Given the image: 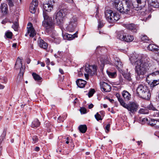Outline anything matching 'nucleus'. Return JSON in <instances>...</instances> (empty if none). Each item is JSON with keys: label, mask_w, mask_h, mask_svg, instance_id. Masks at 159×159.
<instances>
[{"label": "nucleus", "mask_w": 159, "mask_h": 159, "mask_svg": "<svg viewBox=\"0 0 159 159\" xmlns=\"http://www.w3.org/2000/svg\"><path fill=\"white\" fill-rule=\"evenodd\" d=\"M103 106L104 108H106L107 107V105L106 104H103Z\"/></svg>", "instance_id": "nucleus-60"}, {"label": "nucleus", "mask_w": 159, "mask_h": 159, "mask_svg": "<svg viewBox=\"0 0 159 159\" xmlns=\"http://www.w3.org/2000/svg\"><path fill=\"white\" fill-rule=\"evenodd\" d=\"M133 3V7L137 11L141 10L146 5V0H135Z\"/></svg>", "instance_id": "nucleus-11"}, {"label": "nucleus", "mask_w": 159, "mask_h": 159, "mask_svg": "<svg viewBox=\"0 0 159 159\" xmlns=\"http://www.w3.org/2000/svg\"><path fill=\"white\" fill-rule=\"evenodd\" d=\"M18 26L19 24L18 22L16 21L14 23L13 25L12 26V27L14 29L15 31H17L18 30Z\"/></svg>", "instance_id": "nucleus-32"}, {"label": "nucleus", "mask_w": 159, "mask_h": 159, "mask_svg": "<svg viewBox=\"0 0 159 159\" xmlns=\"http://www.w3.org/2000/svg\"><path fill=\"white\" fill-rule=\"evenodd\" d=\"M46 127L47 128V129L48 132H50L51 131L52 126L50 123H48L46 124Z\"/></svg>", "instance_id": "nucleus-34"}, {"label": "nucleus", "mask_w": 159, "mask_h": 159, "mask_svg": "<svg viewBox=\"0 0 159 159\" xmlns=\"http://www.w3.org/2000/svg\"><path fill=\"white\" fill-rule=\"evenodd\" d=\"M95 91L94 89H91L88 93V96L89 98L92 97L95 93Z\"/></svg>", "instance_id": "nucleus-36"}, {"label": "nucleus", "mask_w": 159, "mask_h": 159, "mask_svg": "<svg viewBox=\"0 0 159 159\" xmlns=\"http://www.w3.org/2000/svg\"><path fill=\"white\" fill-rule=\"evenodd\" d=\"M157 47L153 44H150L147 47L148 49L150 51L156 52L159 53V49Z\"/></svg>", "instance_id": "nucleus-22"}, {"label": "nucleus", "mask_w": 159, "mask_h": 159, "mask_svg": "<svg viewBox=\"0 0 159 159\" xmlns=\"http://www.w3.org/2000/svg\"><path fill=\"white\" fill-rule=\"evenodd\" d=\"M78 19L76 16H74L70 20L66 28V30L70 32L74 31L77 24Z\"/></svg>", "instance_id": "nucleus-7"}, {"label": "nucleus", "mask_w": 159, "mask_h": 159, "mask_svg": "<svg viewBox=\"0 0 159 159\" xmlns=\"http://www.w3.org/2000/svg\"><path fill=\"white\" fill-rule=\"evenodd\" d=\"M6 23L7 21L6 20H2V23L3 24H5Z\"/></svg>", "instance_id": "nucleus-55"}, {"label": "nucleus", "mask_w": 159, "mask_h": 159, "mask_svg": "<svg viewBox=\"0 0 159 159\" xmlns=\"http://www.w3.org/2000/svg\"><path fill=\"white\" fill-rule=\"evenodd\" d=\"M2 149V147H0V155L1 153V151Z\"/></svg>", "instance_id": "nucleus-62"}, {"label": "nucleus", "mask_w": 159, "mask_h": 159, "mask_svg": "<svg viewBox=\"0 0 159 159\" xmlns=\"http://www.w3.org/2000/svg\"><path fill=\"white\" fill-rule=\"evenodd\" d=\"M117 38L121 40L127 42H131L134 39L133 36L129 35L128 34L125 33L123 31H120L118 33Z\"/></svg>", "instance_id": "nucleus-9"}, {"label": "nucleus", "mask_w": 159, "mask_h": 159, "mask_svg": "<svg viewBox=\"0 0 159 159\" xmlns=\"http://www.w3.org/2000/svg\"><path fill=\"white\" fill-rule=\"evenodd\" d=\"M53 8V5L49 3L44 4L43 6V16L44 20L43 21V25L48 31L52 30L54 28V24L52 17L49 16L46 11L50 12Z\"/></svg>", "instance_id": "nucleus-2"}, {"label": "nucleus", "mask_w": 159, "mask_h": 159, "mask_svg": "<svg viewBox=\"0 0 159 159\" xmlns=\"http://www.w3.org/2000/svg\"><path fill=\"white\" fill-rule=\"evenodd\" d=\"M100 87L101 90L104 92H109L111 90V87L107 83L104 82H100Z\"/></svg>", "instance_id": "nucleus-13"}, {"label": "nucleus", "mask_w": 159, "mask_h": 159, "mask_svg": "<svg viewBox=\"0 0 159 159\" xmlns=\"http://www.w3.org/2000/svg\"><path fill=\"white\" fill-rule=\"evenodd\" d=\"M137 142V143H138V144L139 145H140V144L141 143H142V142L141 141H138Z\"/></svg>", "instance_id": "nucleus-59"}, {"label": "nucleus", "mask_w": 159, "mask_h": 159, "mask_svg": "<svg viewBox=\"0 0 159 159\" xmlns=\"http://www.w3.org/2000/svg\"><path fill=\"white\" fill-rule=\"evenodd\" d=\"M17 46V43H14L12 45V47L14 48H16Z\"/></svg>", "instance_id": "nucleus-57"}, {"label": "nucleus", "mask_w": 159, "mask_h": 159, "mask_svg": "<svg viewBox=\"0 0 159 159\" xmlns=\"http://www.w3.org/2000/svg\"><path fill=\"white\" fill-rule=\"evenodd\" d=\"M107 75L110 78H113L116 76V72H111L107 71Z\"/></svg>", "instance_id": "nucleus-30"}, {"label": "nucleus", "mask_w": 159, "mask_h": 159, "mask_svg": "<svg viewBox=\"0 0 159 159\" xmlns=\"http://www.w3.org/2000/svg\"><path fill=\"white\" fill-rule=\"evenodd\" d=\"M27 33L29 34V36L30 37H34L36 34V32L32 24L29 22L28 24Z\"/></svg>", "instance_id": "nucleus-12"}, {"label": "nucleus", "mask_w": 159, "mask_h": 159, "mask_svg": "<svg viewBox=\"0 0 159 159\" xmlns=\"http://www.w3.org/2000/svg\"><path fill=\"white\" fill-rule=\"evenodd\" d=\"M7 130L6 128H4L3 130V132L1 135V137L2 138V139H4L6 136Z\"/></svg>", "instance_id": "nucleus-45"}, {"label": "nucleus", "mask_w": 159, "mask_h": 159, "mask_svg": "<svg viewBox=\"0 0 159 159\" xmlns=\"http://www.w3.org/2000/svg\"><path fill=\"white\" fill-rule=\"evenodd\" d=\"M27 64H29L30 62V60L29 59H28L26 61Z\"/></svg>", "instance_id": "nucleus-58"}, {"label": "nucleus", "mask_w": 159, "mask_h": 159, "mask_svg": "<svg viewBox=\"0 0 159 159\" xmlns=\"http://www.w3.org/2000/svg\"><path fill=\"white\" fill-rule=\"evenodd\" d=\"M113 5L115 8L120 12L123 6L121 0H115Z\"/></svg>", "instance_id": "nucleus-15"}, {"label": "nucleus", "mask_w": 159, "mask_h": 159, "mask_svg": "<svg viewBox=\"0 0 159 159\" xmlns=\"http://www.w3.org/2000/svg\"><path fill=\"white\" fill-rule=\"evenodd\" d=\"M149 124L151 126H156L159 127V121L154 119H151L149 120Z\"/></svg>", "instance_id": "nucleus-25"}, {"label": "nucleus", "mask_w": 159, "mask_h": 159, "mask_svg": "<svg viewBox=\"0 0 159 159\" xmlns=\"http://www.w3.org/2000/svg\"><path fill=\"white\" fill-rule=\"evenodd\" d=\"M85 71L87 73L84 74V76L86 80H88L89 75H97V68L95 66L89 65L86 66L85 68Z\"/></svg>", "instance_id": "nucleus-8"}, {"label": "nucleus", "mask_w": 159, "mask_h": 159, "mask_svg": "<svg viewBox=\"0 0 159 159\" xmlns=\"http://www.w3.org/2000/svg\"><path fill=\"white\" fill-rule=\"evenodd\" d=\"M77 98H76L73 101V103L74 104H75L77 102Z\"/></svg>", "instance_id": "nucleus-52"}, {"label": "nucleus", "mask_w": 159, "mask_h": 159, "mask_svg": "<svg viewBox=\"0 0 159 159\" xmlns=\"http://www.w3.org/2000/svg\"><path fill=\"white\" fill-rule=\"evenodd\" d=\"M40 125V122L37 119H35L32 122L31 127L33 128L36 129L39 127Z\"/></svg>", "instance_id": "nucleus-24"}, {"label": "nucleus", "mask_w": 159, "mask_h": 159, "mask_svg": "<svg viewBox=\"0 0 159 159\" xmlns=\"http://www.w3.org/2000/svg\"><path fill=\"white\" fill-rule=\"evenodd\" d=\"M148 108L150 110H152L153 111L157 110V109L152 104H150L149 105L148 107Z\"/></svg>", "instance_id": "nucleus-44"}, {"label": "nucleus", "mask_w": 159, "mask_h": 159, "mask_svg": "<svg viewBox=\"0 0 159 159\" xmlns=\"http://www.w3.org/2000/svg\"><path fill=\"white\" fill-rule=\"evenodd\" d=\"M0 11L3 15L7 14L8 12V6L5 3L1 4L0 7Z\"/></svg>", "instance_id": "nucleus-18"}, {"label": "nucleus", "mask_w": 159, "mask_h": 159, "mask_svg": "<svg viewBox=\"0 0 159 159\" xmlns=\"http://www.w3.org/2000/svg\"><path fill=\"white\" fill-rule=\"evenodd\" d=\"M130 60L132 64H134L135 74L138 80L142 79L148 71L153 68L148 57L143 58L141 55L136 54L131 57Z\"/></svg>", "instance_id": "nucleus-1"}, {"label": "nucleus", "mask_w": 159, "mask_h": 159, "mask_svg": "<svg viewBox=\"0 0 159 159\" xmlns=\"http://www.w3.org/2000/svg\"><path fill=\"white\" fill-rule=\"evenodd\" d=\"M70 34H67V35H66V36H67V38H70Z\"/></svg>", "instance_id": "nucleus-63"}, {"label": "nucleus", "mask_w": 159, "mask_h": 159, "mask_svg": "<svg viewBox=\"0 0 159 159\" xmlns=\"http://www.w3.org/2000/svg\"><path fill=\"white\" fill-rule=\"evenodd\" d=\"M150 75H152L153 76H156L157 75H159V71L152 72ZM158 84H159V79L158 80H154L151 83L150 87L151 88H153Z\"/></svg>", "instance_id": "nucleus-17"}, {"label": "nucleus", "mask_w": 159, "mask_h": 159, "mask_svg": "<svg viewBox=\"0 0 159 159\" xmlns=\"http://www.w3.org/2000/svg\"><path fill=\"white\" fill-rule=\"evenodd\" d=\"M140 113L143 114H148L149 113V111L146 109H141L139 111Z\"/></svg>", "instance_id": "nucleus-33"}, {"label": "nucleus", "mask_w": 159, "mask_h": 159, "mask_svg": "<svg viewBox=\"0 0 159 159\" xmlns=\"http://www.w3.org/2000/svg\"><path fill=\"white\" fill-rule=\"evenodd\" d=\"M58 52L59 53V54L60 55V56H61V55L62 53H63V52Z\"/></svg>", "instance_id": "nucleus-61"}, {"label": "nucleus", "mask_w": 159, "mask_h": 159, "mask_svg": "<svg viewBox=\"0 0 159 159\" xmlns=\"http://www.w3.org/2000/svg\"><path fill=\"white\" fill-rule=\"evenodd\" d=\"M93 107V105L92 104H90L89 105V109H91Z\"/></svg>", "instance_id": "nucleus-51"}, {"label": "nucleus", "mask_w": 159, "mask_h": 159, "mask_svg": "<svg viewBox=\"0 0 159 159\" xmlns=\"http://www.w3.org/2000/svg\"><path fill=\"white\" fill-rule=\"evenodd\" d=\"M32 75L34 80L36 81H39L42 79L41 77L35 73H33Z\"/></svg>", "instance_id": "nucleus-28"}, {"label": "nucleus", "mask_w": 159, "mask_h": 159, "mask_svg": "<svg viewBox=\"0 0 159 159\" xmlns=\"http://www.w3.org/2000/svg\"><path fill=\"white\" fill-rule=\"evenodd\" d=\"M46 64H47L48 65H49L50 63V61L49 59L48 58H47L46 60Z\"/></svg>", "instance_id": "nucleus-50"}, {"label": "nucleus", "mask_w": 159, "mask_h": 159, "mask_svg": "<svg viewBox=\"0 0 159 159\" xmlns=\"http://www.w3.org/2000/svg\"><path fill=\"white\" fill-rule=\"evenodd\" d=\"M90 154V152H86V155H89Z\"/></svg>", "instance_id": "nucleus-64"}, {"label": "nucleus", "mask_w": 159, "mask_h": 159, "mask_svg": "<svg viewBox=\"0 0 159 159\" xmlns=\"http://www.w3.org/2000/svg\"><path fill=\"white\" fill-rule=\"evenodd\" d=\"M79 129L80 132L84 133L87 130V127L86 125H80L79 127Z\"/></svg>", "instance_id": "nucleus-27"}, {"label": "nucleus", "mask_w": 159, "mask_h": 159, "mask_svg": "<svg viewBox=\"0 0 159 159\" xmlns=\"http://www.w3.org/2000/svg\"><path fill=\"white\" fill-rule=\"evenodd\" d=\"M63 139L64 141L66 143L68 144L69 143L70 138L69 137H67L66 138H64Z\"/></svg>", "instance_id": "nucleus-46"}, {"label": "nucleus", "mask_w": 159, "mask_h": 159, "mask_svg": "<svg viewBox=\"0 0 159 159\" xmlns=\"http://www.w3.org/2000/svg\"><path fill=\"white\" fill-rule=\"evenodd\" d=\"M110 125V124H108L106 126L105 128L106 129V132L107 133L109 131Z\"/></svg>", "instance_id": "nucleus-47"}, {"label": "nucleus", "mask_w": 159, "mask_h": 159, "mask_svg": "<svg viewBox=\"0 0 159 159\" xmlns=\"http://www.w3.org/2000/svg\"><path fill=\"white\" fill-rule=\"evenodd\" d=\"M22 59L18 57L15 64V67L16 69L20 67V70L19 74L17 81L18 82L23 81V76L24 72L25 67L22 65Z\"/></svg>", "instance_id": "nucleus-6"}, {"label": "nucleus", "mask_w": 159, "mask_h": 159, "mask_svg": "<svg viewBox=\"0 0 159 159\" xmlns=\"http://www.w3.org/2000/svg\"><path fill=\"white\" fill-rule=\"evenodd\" d=\"M116 96L118 100L120 102L121 105L122 106L123 104H124V102L123 100L121 98L120 95L118 93H117L116 94Z\"/></svg>", "instance_id": "nucleus-29"}, {"label": "nucleus", "mask_w": 159, "mask_h": 159, "mask_svg": "<svg viewBox=\"0 0 159 159\" xmlns=\"http://www.w3.org/2000/svg\"><path fill=\"white\" fill-rule=\"evenodd\" d=\"M86 83V81L81 79H78L76 81L77 85L80 88H83L84 87Z\"/></svg>", "instance_id": "nucleus-20"}, {"label": "nucleus", "mask_w": 159, "mask_h": 159, "mask_svg": "<svg viewBox=\"0 0 159 159\" xmlns=\"http://www.w3.org/2000/svg\"><path fill=\"white\" fill-rule=\"evenodd\" d=\"M59 71L60 72L61 74H64V72L63 70L61 69H59Z\"/></svg>", "instance_id": "nucleus-53"}, {"label": "nucleus", "mask_w": 159, "mask_h": 159, "mask_svg": "<svg viewBox=\"0 0 159 159\" xmlns=\"http://www.w3.org/2000/svg\"><path fill=\"white\" fill-rule=\"evenodd\" d=\"M7 3L9 7H13L14 6V4L13 3V0H6Z\"/></svg>", "instance_id": "nucleus-37"}, {"label": "nucleus", "mask_w": 159, "mask_h": 159, "mask_svg": "<svg viewBox=\"0 0 159 159\" xmlns=\"http://www.w3.org/2000/svg\"><path fill=\"white\" fill-rule=\"evenodd\" d=\"M122 94L125 100H130L131 98V95L128 92L124 90L122 92Z\"/></svg>", "instance_id": "nucleus-23"}, {"label": "nucleus", "mask_w": 159, "mask_h": 159, "mask_svg": "<svg viewBox=\"0 0 159 159\" xmlns=\"http://www.w3.org/2000/svg\"><path fill=\"white\" fill-rule=\"evenodd\" d=\"M80 111L81 114H84L87 113L86 109L84 107H81L80 109Z\"/></svg>", "instance_id": "nucleus-43"}, {"label": "nucleus", "mask_w": 159, "mask_h": 159, "mask_svg": "<svg viewBox=\"0 0 159 159\" xmlns=\"http://www.w3.org/2000/svg\"><path fill=\"white\" fill-rule=\"evenodd\" d=\"M4 86L0 84V89H2L4 88Z\"/></svg>", "instance_id": "nucleus-56"}, {"label": "nucleus", "mask_w": 159, "mask_h": 159, "mask_svg": "<svg viewBox=\"0 0 159 159\" xmlns=\"http://www.w3.org/2000/svg\"><path fill=\"white\" fill-rule=\"evenodd\" d=\"M107 99H108L109 101L111 103H113V102L114 101V100L112 99H111L109 98H107Z\"/></svg>", "instance_id": "nucleus-54"}, {"label": "nucleus", "mask_w": 159, "mask_h": 159, "mask_svg": "<svg viewBox=\"0 0 159 159\" xmlns=\"http://www.w3.org/2000/svg\"><path fill=\"white\" fill-rule=\"evenodd\" d=\"M32 143H37L38 141V139L36 136H34L32 137Z\"/></svg>", "instance_id": "nucleus-42"}, {"label": "nucleus", "mask_w": 159, "mask_h": 159, "mask_svg": "<svg viewBox=\"0 0 159 159\" xmlns=\"http://www.w3.org/2000/svg\"><path fill=\"white\" fill-rule=\"evenodd\" d=\"M105 14L107 20L110 23L116 22L120 19L119 15L116 13H113L111 10H107L105 11Z\"/></svg>", "instance_id": "nucleus-5"}, {"label": "nucleus", "mask_w": 159, "mask_h": 159, "mask_svg": "<svg viewBox=\"0 0 159 159\" xmlns=\"http://www.w3.org/2000/svg\"><path fill=\"white\" fill-rule=\"evenodd\" d=\"M5 35L7 38L11 39L12 38V34L11 32L8 31L6 32Z\"/></svg>", "instance_id": "nucleus-35"}, {"label": "nucleus", "mask_w": 159, "mask_h": 159, "mask_svg": "<svg viewBox=\"0 0 159 159\" xmlns=\"http://www.w3.org/2000/svg\"><path fill=\"white\" fill-rule=\"evenodd\" d=\"M148 37L146 35H142L141 37V40L144 42H147V41L148 40Z\"/></svg>", "instance_id": "nucleus-39"}, {"label": "nucleus", "mask_w": 159, "mask_h": 159, "mask_svg": "<svg viewBox=\"0 0 159 159\" xmlns=\"http://www.w3.org/2000/svg\"><path fill=\"white\" fill-rule=\"evenodd\" d=\"M137 95L140 98L146 100H148L151 94L147 87L145 85L140 84L136 89Z\"/></svg>", "instance_id": "nucleus-3"}, {"label": "nucleus", "mask_w": 159, "mask_h": 159, "mask_svg": "<svg viewBox=\"0 0 159 159\" xmlns=\"http://www.w3.org/2000/svg\"><path fill=\"white\" fill-rule=\"evenodd\" d=\"M52 41L56 44H59L61 42L60 38L58 37H55L53 38Z\"/></svg>", "instance_id": "nucleus-31"}, {"label": "nucleus", "mask_w": 159, "mask_h": 159, "mask_svg": "<svg viewBox=\"0 0 159 159\" xmlns=\"http://www.w3.org/2000/svg\"><path fill=\"white\" fill-rule=\"evenodd\" d=\"M38 64H40L42 66L44 67L45 66V64L42 62H40L39 61H38Z\"/></svg>", "instance_id": "nucleus-48"}, {"label": "nucleus", "mask_w": 159, "mask_h": 159, "mask_svg": "<svg viewBox=\"0 0 159 159\" xmlns=\"http://www.w3.org/2000/svg\"><path fill=\"white\" fill-rule=\"evenodd\" d=\"M148 5L154 8L159 7V0H150L148 2Z\"/></svg>", "instance_id": "nucleus-19"}, {"label": "nucleus", "mask_w": 159, "mask_h": 159, "mask_svg": "<svg viewBox=\"0 0 159 159\" xmlns=\"http://www.w3.org/2000/svg\"><path fill=\"white\" fill-rule=\"evenodd\" d=\"M38 43L40 48L45 50L47 49L48 47V44L43 40L42 39H39Z\"/></svg>", "instance_id": "nucleus-21"}, {"label": "nucleus", "mask_w": 159, "mask_h": 159, "mask_svg": "<svg viewBox=\"0 0 159 159\" xmlns=\"http://www.w3.org/2000/svg\"><path fill=\"white\" fill-rule=\"evenodd\" d=\"M40 148L39 147H36L34 149V150L36 152L39 151Z\"/></svg>", "instance_id": "nucleus-49"}, {"label": "nucleus", "mask_w": 159, "mask_h": 159, "mask_svg": "<svg viewBox=\"0 0 159 159\" xmlns=\"http://www.w3.org/2000/svg\"><path fill=\"white\" fill-rule=\"evenodd\" d=\"M104 25V23L102 22V20L101 19L98 20V29L101 28Z\"/></svg>", "instance_id": "nucleus-38"}, {"label": "nucleus", "mask_w": 159, "mask_h": 159, "mask_svg": "<svg viewBox=\"0 0 159 159\" xmlns=\"http://www.w3.org/2000/svg\"><path fill=\"white\" fill-rule=\"evenodd\" d=\"M122 106L129 111L130 113H133L137 111L139 105L134 102H130L128 104L124 103Z\"/></svg>", "instance_id": "nucleus-10"}, {"label": "nucleus", "mask_w": 159, "mask_h": 159, "mask_svg": "<svg viewBox=\"0 0 159 159\" xmlns=\"http://www.w3.org/2000/svg\"><path fill=\"white\" fill-rule=\"evenodd\" d=\"M124 77L126 80L129 81H132V79L131 78V76L129 74H127L125 75Z\"/></svg>", "instance_id": "nucleus-40"}, {"label": "nucleus", "mask_w": 159, "mask_h": 159, "mask_svg": "<svg viewBox=\"0 0 159 159\" xmlns=\"http://www.w3.org/2000/svg\"><path fill=\"white\" fill-rule=\"evenodd\" d=\"M38 6V2L37 0H33L31 3L30 4L29 10L32 13H35Z\"/></svg>", "instance_id": "nucleus-14"}, {"label": "nucleus", "mask_w": 159, "mask_h": 159, "mask_svg": "<svg viewBox=\"0 0 159 159\" xmlns=\"http://www.w3.org/2000/svg\"><path fill=\"white\" fill-rule=\"evenodd\" d=\"M95 117L98 121L102 120L101 116L98 112L95 115Z\"/></svg>", "instance_id": "nucleus-41"}, {"label": "nucleus", "mask_w": 159, "mask_h": 159, "mask_svg": "<svg viewBox=\"0 0 159 159\" xmlns=\"http://www.w3.org/2000/svg\"><path fill=\"white\" fill-rule=\"evenodd\" d=\"M126 27L128 30L134 33H136L139 29L138 26L134 24L127 25Z\"/></svg>", "instance_id": "nucleus-16"}, {"label": "nucleus", "mask_w": 159, "mask_h": 159, "mask_svg": "<svg viewBox=\"0 0 159 159\" xmlns=\"http://www.w3.org/2000/svg\"><path fill=\"white\" fill-rule=\"evenodd\" d=\"M114 63L116 67L119 68L122 67V64L120 61V59L117 57L114 58Z\"/></svg>", "instance_id": "nucleus-26"}, {"label": "nucleus", "mask_w": 159, "mask_h": 159, "mask_svg": "<svg viewBox=\"0 0 159 159\" xmlns=\"http://www.w3.org/2000/svg\"><path fill=\"white\" fill-rule=\"evenodd\" d=\"M69 13V10L66 8H63L60 11L54 14L53 16V19L58 25L61 24L62 18Z\"/></svg>", "instance_id": "nucleus-4"}]
</instances>
